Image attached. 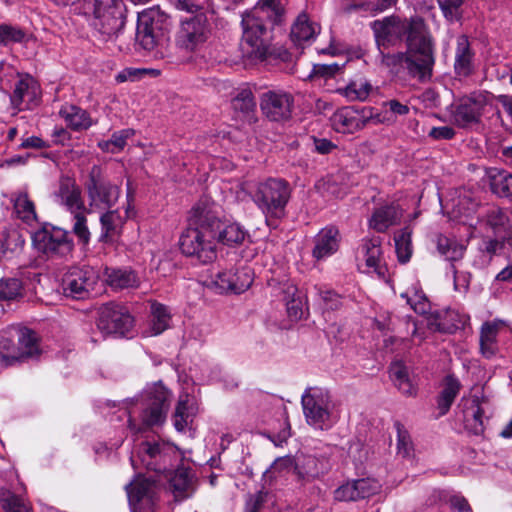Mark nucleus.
Returning <instances> with one entry per match:
<instances>
[{"mask_svg": "<svg viewBox=\"0 0 512 512\" xmlns=\"http://www.w3.org/2000/svg\"><path fill=\"white\" fill-rule=\"evenodd\" d=\"M81 194V188L76 184L74 179L61 177L58 190L55 191L54 197L57 202L64 205L71 213H74L78 210H85Z\"/></svg>", "mask_w": 512, "mask_h": 512, "instance_id": "nucleus-21", "label": "nucleus"}, {"mask_svg": "<svg viewBox=\"0 0 512 512\" xmlns=\"http://www.w3.org/2000/svg\"><path fill=\"white\" fill-rule=\"evenodd\" d=\"M24 240L16 231H3L0 235V259L9 258L18 249L22 248Z\"/></svg>", "mask_w": 512, "mask_h": 512, "instance_id": "nucleus-47", "label": "nucleus"}, {"mask_svg": "<svg viewBox=\"0 0 512 512\" xmlns=\"http://www.w3.org/2000/svg\"><path fill=\"white\" fill-rule=\"evenodd\" d=\"M168 491L172 493L175 502H181L192 495V473L187 468H178L170 476Z\"/></svg>", "mask_w": 512, "mask_h": 512, "instance_id": "nucleus-26", "label": "nucleus"}, {"mask_svg": "<svg viewBox=\"0 0 512 512\" xmlns=\"http://www.w3.org/2000/svg\"><path fill=\"white\" fill-rule=\"evenodd\" d=\"M291 194L292 188L288 181L282 178H268L255 185L252 197L269 221L285 216Z\"/></svg>", "mask_w": 512, "mask_h": 512, "instance_id": "nucleus-5", "label": "nucleus"}, {"mask_svg": "<svg viewBox=\"0 0 512 512\" xmlns=\"http://www.w3.org/2000/svg\"><path fill=\"white\" fill-rule=\"evenodd\" d=\"M412 231L410 228L405 227L395 233L394 241L398 260L401 263L409 261L412 254Z\"/></svg>", "mask_w": 512, "mask_h": 512, "instance_id": "nucleus-44", "label": "nucleus"}, {"mask_svg": "<svg viewBox=\"0 0 512 512\" xmlns=\"http://www.w3.org/2000/svg\"><path fill=\"white\" fill-rule=\"evenodd\" d=\"M231 278H233L232 270L220 271L215 275L211 286L220 294L231 293Z\"/></svg>", "mask_w": 512, "mask_h": 512, "instance_id": "nucleus-59", "label": "nucleus"}, {"mask_svg": "<svg viewBox=\"0 0 512 512\" xmlns=\"http://www.w3.org/2000/svg\"><path fill=\"white\" fill-rule=\"evenodd\" d=\"M98 280L99 276L92 267L73 268L63 278L64 294L77 300L89 297Z\"/></svg>", "mask_w": 512, "mask_h": 512, "instance_id": "nucleus-14", "label": "nucleus"}, {"mask_svg": "<svg viewBox=\"0 0 512 512\" xmlns=\"http://www.w3.org/2000/svg\"><path fill=\"white\" fill-rule=\"evenodd\" d=\"M371 27L384 66L395 73L405 71L409 77L422 83L431 80L435 47L421 17L401 19L389 16L374 21Z\"/></svg>", "mask_w": 512, "mask_h": 512, "instance_id": "nucleus-1", "label": "nucleus"}, {"mask_svg": "<svg viewBox=\"0 0 512 512\" xmlns=\"http://www.w3.org/2000/svg\"><path fill=\"white\" fill-rule=\"evenodd\" d=\"M465 1L466 0H437L444 17L449 21L461 19V7Z\"/></svg>", "mask_w": 512, "mask_h": 512, "instance_id": "nucleus-55", "label": "nucleus"}, {"mask_svg": "<svg viewBox=\"0 0 512 512\" xmlns=\"http://www.w3.org/2000/svg\"><path fill=\"white\" fill-rule=\"evenodd\" d=\"M489 399L482 394L481 396L472 395L469 398H462L461 405L463 406L464 423L466 429L474 435H482L485 426L483 415L485 413L484 405L488 404Z\"/></svg>", "mask_w": 512, "mask_h": 512, "instance_id": "nucleus-18", "label": "nucleus"}, {"mask_svg": "<svg viewBox=\"0 0 512 512\" xmlns=\"http://www.w3.org/2000/svg\"><path fill=\"white\" fill-rule=\"evenodd\" d=\"M402 297L406 298L407 303L416 313L420 315H426L429 313L431 305L428 298L423 293L415 291L413 296L402 294Z\"/></svg>", "mask_w": 512, "mask_h": 512, "instance_id": "nucleus-57", "label": "nucleus"}, {"mask_svg": "<svg viewBox=\"0 0 512 512\" xmlns=\"http://www.w3.org/2000/svg\"><path fill=\"white\" fill-rule=\"evenodd\" d=\"M427 327L429 330L433 332L452 334L458 328V324L456 323H447L443 319L442 312L435 311L429 312L427 316Z\"/></svg>", "mask_w": 512, "mask_h": 512, "instance_id": "nucleus-51", "label": "nucleus"}, {"mask_svg": "<svg viewBox=\"0 0 512 512\" xmlns=\"http://www.w3.org/2000/svg\"><path fill=\"white\" fill-rule=\"evenodd\" d=\"M333 128L339 133H354L362 129L366 120L353 107H344L332 116Z\"/></svg>", "mask_w": 512, "mask_h": 512, "instance_id": "nucleus-24", "label": "nucleus"}, {"mask_svg": "<svg viewBox=\"0 0 512 512\" xmlns=\"http://www.w3.org/2000/svg\"><path fill=\"white\" fill-rule=\"evenodd\" d=\"M268 492L259 491L256 494L249 495L246 504L245 512H260L267 501Z\"/></svg>", "mask_w": 512, "mask_h": 512, "instance_id": "nucleus-61", "label": "nucleus"}, {"mask_svg": "<svg viewBox=\"0 0 512 512\" xmlns=\"http://www.w3.org/2000/svg\"><path fill=\"white\" fill-rule=\"evenodd\" d=\"M38 96V86L31 77L20 79L16 84L11 95V102L14 107L20 108L22 103H33Z\"/></svg>", "mask_w": 512, "mask_h": 512, "instance_id": "nucleus-35", "label": "nucleus"}, {"mask_svg": "<svg viewBox=\"0 0 512 512\" xmlns=\"http://www.w3.org/2000/svg\"><path fill=\"white\" fill-rule=\"evenodd\" d=\"M17 337L18 352L10 355L13 360L23 361L27 358L38 355V339L36 333L33 330L22 327L18 329Z\"/></svg>", "mask_w": 512, "mask_h": 512, "instance_id": "nucleus-30", "label": "nucleus"}, {"mask_svg": "<svg viewBox=\"0 0 512 512\" xmlns=\"http://www.w3.org/2000/svg\"><path fill=\"white\" fill-rule=\"evenodd\" d=\"M25 37L23 30L6 25L0 24V43L8 44L11 42H21Z\"/></svg>", "mask_w": 512, "mask_h": 512, "instance_id": "nucleus-58", "label": "nucleus"}, {"mask_svg": "<svg viewBox=\"0 0 512 512\" xmlns=\"http://www.w3.org/2000/svg\"><path fill=\"white\" fill-rule=\"evenodd\" d=\"M370 90H371V85L367 82L360 83L359 85L356 82H351L342 90V93L349 100L363 101L368 97Z\"/></svg>", "mask_w": 512, "mask_h": 512, "instance_id": "nucleus-56", "label": "nucleus"}, {"mask_svg": "<svg viewBox=\"0 0 512 512\" xmlns=\"http://www.w3.org/2000/svg\"><path fill=\"white\" fill-rule=\"evenodd\" d=\"M493 193L512 200V174L505 170L492 169L489 173Z\"/></svg>", "mask_w": 512, "mask_h": 512, "instance_id": "nucleus-38", "label": "nucleus"}, {"mask_svg": "<svg viewBox=\"0 0 512 512\" xmlns=\"http://www.w3.org/2000/svg\"><path fill=\"white\" fill-rule=\"evenodd\" d=\"M83 7L92 10V26L102 41H113L118 37L126 22L123 0H84Z\"/></svg>", "mask_w": 512, "mask_h": 512, "instance_id": "nucleus-4", "label": "nucleus"}, {"mask_svg": "<svg viewBox=\"0 0 512 512\" xmlns=\"http://www.w3.org/2000/svg\"><path fill=\"white\" fill-rule=\"evenodd\" d=\"M134 135L133 129H123L117 132H114L111 136V141L113 146L117 152L123 150L126 145L127 139Z\"/></svg>", "mask_w": 512, "mask_h": 512, "instance_id": "nucleus-63", "label": "nucleus"}, {"mask_svg": "<svg viewBox=\"0 0 512 512\" xmlns=\"http://www.w3.org/2000/svg\"><path fill=\"white\" fill-rule=\"evenodd\" d=\"M23 296V285L18 278L0 279V300H16Z\"/></svg>", "mask_w": 512, "mask_h": 512, "instance_id": "nucleus-50", "label": "nucleus"}, {"mask_svg": "<svg viewBox=\"0 0 512 512\" xmlns=\"http://www.w3.org/2000/svg\"><path fill=\"white\" fill-rule=\"evenodd\" d=\"M474 53L470 47L467 36L461 35L457 39L455 51L454 70L458 76L467 77L473 71Z\"/></svg>", "mask_w": 512, "mask_h": 512, "instance_id": "nucleus-28", "label": "nucleus"}, {"mask_svg": "<svg viewBox=\"0 0 512 512\" xmlns=\"http://www.w3.org/2000/svg\"><path fill=\"white\" fill-rule=\"evenodd\" d=\"M170 34L137 27L136 44L157 59L169 56Z\"/></svg>", "mask_w": 512, "mask_h": 512, "instance_id": "nucleus-20", "label": "nucleus"}, {"mask_svg": "<svg viewBox=\"0 0 512 512\" xmlns=\"http://www.w3.org/2000/svg\"><path fill=\"white\" fill-rule=\"evenodd\" d=\"M177 9L195 14L182 21L175 38L176 47L186 53L199 51L211 36V25L204 8L192 0H169Z\"/></svg>", "mask_w": 512, "mask_h": 512, "instance_id": "nucleus-2", "label": "nucleus"}, {"mask_svg": "<svg viewBox=\"0 0 512 512\" xmlns=\"http://www.w3.org/2000/svg\"><path fill=\"white\" fill-rule=\"evenodd\" d=\"M462 385L452 374L447 375L443 380V387L437 397V408L439 415H445L460 392Z\"/></svg>", "mask_w": 512, "mask_h": 512, "instance_id": "nucleus-32", "label": "nucleus"}, {"mask_svg": "<svg viewBox=\"0 0 512 512\" xmlns=\"http://www.w3.org/2000/svg\"><path fill=\"white\" fill-rule=\"evenodd\" d=\"M390 378L398 390L405 396H415L417 386L410 377L408 367L403 361H395L391 363Z\"/></svg>", "mask_w": 512, "mask_h": 512, "instance_id": "nucleus-29", "label": "nucleus"}, {"mask_svg": "<svg viewBox=\"0 0 512 512\" xmlns=\"http://www.w3.org/2000/svg\"><path fill=\"white\" fill-rule=\"evenodd\" d=\"M397 430V451L403 457H409L413 451V443L409 432L405 429L404 425L396 421L394 424Z\"/></svg>", "mask_w": 512, "mask_h": 512, "instance_id": "nucleus-54", "label": "nucleus"}, {"mask_svg": "<svg viewBox=\"0 0 512 512\" xmlns=\"http://www.w3.org/2000/svg\"><path fill=\"white\" fill-rule=\"evenodd\" d=\"M215 234V242L227 246L240 245L248 236V232L240 224L225 221H222V226Z\"/></svg>", "mask_w": 512, "mask_h": 512, "instance_id": "nucleus-37", "label": "nucleus"}, {"mask_svg": "<svg viewBox=\"0 0 512 512\" xmlns=\"http://www.w3.org/2000/svg\"><path fill=\"white\" fill-rule=\"evenodd\" d=\"M100 217L102 227V234L100 236L101 242L111 241L118 233L124 222L117 210H110Z\"/></svg>", "mask_w": 512, "mask_h": 512, "instance_id": "nucleus-39", "label": "nucleus"}, {"mask_svg": "<svg viewBox=\"0 0 512 512\" xmlns=\"http://www.w3.org/2000/svg\"><path fill=\"white\" fill-rule=\"evenodd\" d=\"M481 251L489 256H500L512 253V229L493 232V236L483 239Z\"/></svg>", "mask_w": 512, "mask_h": 512, "instance_id": "nucleus-25", "label": "nucleus"}, {"mask_svg": "<svg viewBox=\"0 0 512 512\" xmlns=\"http://www.w3.org/2000/svg\"><path fill=\"white\" fill-rule=\"evenodd\" d=\"M179 246L185 256L194 258L202 264L210 263L216 258L215 238L208 237L206 233L194 227L188 226L183 231Z\"/></svg>", "mask_w": 512, "mask_h": 512, "instance_id": "nucleus-11", "label": "nucleus"}, {"mask_svg": "<svg viewBox=\"0 0 512 512\" xmlns=\"http://www.w3.org/2000/svg\"><path fill=\"white\" fill-rule=\"evenodd\" d=\"M486 105L487 98L481 92H474L469 96H464L451 104L452 120L461 128L478 124Z\"/></svg>", "mask_w": 512, "mask_h": 512, "instance_id": "nucleus-13", "label": "nucleus"}, {"mask_svg": "<svg viewBox=\"0 0 512 512\" xmlns=\"http://www.w3.org/2000/svg\"><path fill=\"white\" fill-rule=\"evenodd\" d=\"M331 469L330 460L325 455L299 454L296 461V475L299 480L310 482Z\"/></svg>", "mask_w": 512, "mask_h": 512, "instance_id": "nucleus-19", "label": "nucleus"}, {"mask_svg": "<svg viewBox=\"0 0 512 512\" xmlns=\"http://www.w3.org/2000/svg\"><path fill=\"white\" fill-rule=\"evenodd\" d=\"M302 406L309 425L321 430L332 426L336 404L328 391L308 389L302 396Z\"/></svg>", "mask_w": 512, "mask_h": 512, "instance_id": "nucleus-8", "label": "nucleus"}, {"mask_svg": "<svg viewBox=\"0 0 512 512\" xmlns=\"http://www.w3.org/2000/svg\"><path fill=\"white\" fill-rule=\"evenodd\" d=\"M85 210H78L72 213L74 215V224L72 231L78 238L79 242L83 245H87L90 241V231L87 226V218L85 216Z\"/></svg>", "mask_w": 512, "mask_h": 512, "instance_id": "nucleus-53", "label": "nucleus"}, {"mask_svg": "<svg viewBox=\"0 0 512 512\" xmlns=\"http://www.w3.org/2000/svg\"><path fill=\"white\" fill-rule=\"evenodd\" d=\"M341 67L340 65L333 63V64H315L313 66L312 72L309 75V78L314 77H333L340 71Z\"/></svg>", "mask_w": 512, "mask_h": 512, "instance_id": "nucleus-62", "label": "nucleus"}, {"mask_svg": "<svg viewBox=\"0 0 512 512\" xmlns=\"http://www.w3.org/2000/svg\"><path fill=\"white\" fill-rule=\"evenodd\" d=\"M437 249L447 260L457 261L464 256L466 247L455 239L439 235L437 237Z\"/></svg>", "mask_w": 512, "mask_h": 512, "instance_id": "nucleus-43", "label": "nucleus"}, {"mask_svg": "<svg viewBox=\"0 0 512 512\" xmlns=\"http://www.w3.org/2000/svg\"><path fill=\"white\" fill-rule=\"evenodd\" d=\"M106 282L113 289L137 288L140 280L137 274L129 269L106 268Z\"/></svg>", "mask_w": 512, "mask_h": 512, "instance_id": "nucleus-34", "label": "nucleus"}, {"mask_svg": "<svg viewBox=\"0 0 512 512\" xmlns=\"http://www.w3.org/2000/svg\"><path fill=\"white\" fill-rule=\"evenodd\" d=\"M170 314L163 304L154 302L151 305V329L155 335L161 334L169 327Z\"/></svg>", "mask_w": 512, "mask_h": 512, "instance_id": "nucleus-45", "label": "nucleus"}, {"mask_svg": "<svg viewBox=\"0 0 512 512\" xmlns=\"http://www.w3.org/2000/svg\"><path fill=\"white\" fill-rule=\"evenodd\" d=\"M231 293L240 294L246 291L253 283V273L249 267H240L232 270Z\"/></svg>", "mask_w": 512, "mask_h": 512, "instance_id": "nucleus-48", "label": "nucleus"}, {"mask_svg": "<svg viewBox=\"0 0 512 512\" xmlns=\"http://www.w3.org/2000/svg\"><path fill=\"white\" fill-rule=\"evenodd\" d=\"M14 209L18 217L26 223H30L37 219L34 203L29 199L26 192L18 194L14 200Z\"/></svg>", "mask_w": 512, "mask_h": 512, "instance_id": "nucleus-49", "label": "nucleus"}, {"mask_svg": "<svg viewBox=\"0 0 512 512\" xmlns=\"http://www.w3.org/2000/svg\"><path fill=\"white\" fill-rule=\"evenodd\" d=\"M320 31V26L310 22L306 13H301L291 27L290 38L296 45L314 38Z\"/></svg>", "mask_w": 512, "mask_h": 512, "instance_id": "nucleus-31", "label": "nucleus"}, {"mask_svg": "<svg viewBox=\"0 0 512 512\" xmlns=\"http://www.w3.org/2000/svg\"><path fill=\"white\" fill-rule=\"evenodd\" d=\"M315 246L312 251L317 260L334 254L340 243V233L336 226L330 225L319 231L314 238Z\"/></svg>", "mask_w": 512, "mask_h": 512, "instance_id": "nucleus-23", "label": "nucleus"}, {"mask_svg": "<svg viewBox=\"0 0 512 512\" xmlns=\"http://www.w3.org/2000/svg\"><path fill=\"white\" fill-rule=\"evenodd\" d=\"M320 297L327 310H337L341 306V297L334 291H321Z\"/></svg>", "mask_w": 512, "mask_h": 512, "instance_id": "nucleus-64", "label": "nucleus"}, {"mask_svg": "<svg viewBox=\"0 0 512 512\" xmlns=\"http://www.w3.org/2000/svg\"><path fill=\"white\" fill-rule=\"evenodd\" d=\"M133 326L134 318L128 309L120 304L109 302L97 310L96 327L104 337H125Z\"/></svg>", "mask_w": 512, "mask_h": 512, "instance_id": "nucleus-9", "label": "nucleus"}, {"mask_svg": "<svg viewBox=\"0 0 512 512\" xmlns=\"http://www.w3.org/2000/svg\"><path fill=\"white\" fill-rule=\"evenodd\" d=\"M232 106L234 110L245 114L253 112L256 107V102L252 91L248 88L240 89L232 99Z\"/></svg>", "mask_w": 512, "mask_h": 512, "instance_id": "nucleus-52", "label": "nucleus"}, {"mask_svg": "<svg viewBox=\"0 0 512 512\" xmlns=\"http://www.w3.org/2000/svg\"><path fill=\"white\" fill-rule=\"evenodd\" d=\"M89 205L111 209L120 196V187L114 184L100 165H93L85 182Z\"/></svg>", "mask_w": 512, "mask_h": 512, "instance_id": "nucleus-7", "label": "nucleus"}, {"mask_svg": "<svg viewBox=\"0 0 512 512\" xmlns=\"http://www.w3.org/2000/svg\"><path fill=\"white\" fill-rule=\"evenodd\" d=\"M241 52L243 58L250 61H265L274 54L273 30L268 21L246 11L241 20Z\"/></svg>", "mask_w": 512, "mask_h": 512, "instance_id": "nucleus-3", "label": "nucleus"}, {"mask_svg": "<svg viewBox=\"0 0 512 512\" xmlns=\"http://www.w3.org/2000/svg\"><path fill=\"white\" fill-rule=\"evenodd\" d=\"M381 490V484L374 478H361L347 481L334 491L337 501H359L376 495Z\"/></svg>", "mask_w": 512, "mask_h": 512, "instance_id": "nucleus-16", "label": "nucleus"}, {"mask_svg": "<svg viewBox=\"0 0 512 512\" xmlns=\"http://www.w3.org/2000/svg\"><path fill=\"white\" fill-rule=\"evenodd\" d=\"M249 12L268 21L272 26H280L285 22L286 9L281 0H258Z\"/></svg>", "mask_w": 512, "mask_h": 512, "instance_id": "nucleus-27", "label": "nucleus"}, {"mask_svg": "<svg viewBox=\"0 0 512 512\" xmlns=\"http://www.w3.org/2000/svg\"><path fill=\"white\" fill-rule=\"evenodd\" d=\"M294 97L284 91H267L262 94L260 108L271 121L280 122L291 118Z\"/></svg>", "mask_w": 512, "mask_h": 512, "instance_id": "nucleus-15", "label": "nucleus"}, {"mask_svg": "<svg viewBox=\"0 0 512 512\" xmlns=\"http://www.w3.org/2000/svg\"><path fill=\"white\" fill-rule=\"evenodd\" d=\"M0 506L5 512H31L25 500L7 488H0Z\"/></svg>", "mask_w": 512, "mask_h": 512, "instance_id": "nucleus-42", "label": "nucleus"}, {"mask_svg": "<svg viewBox=\"0 0 512 512\" xmlns=\"http://www.w3.org/2000/svg\"><path fill=\"white\" fill-rule=\"evenodd\" d=\"M188 395L184 397H180L175 412L173 415L174 418V427L177 431L183 432L190 422H192L193 417L196 414V411L193 407V404L189 403Z\"/></svg>", "mask_w": 512, "mask_h": 512, "instance_id": "nucleus-40", "label": "nucleus"}, {"mask_svg": "<svg viewBox=\"0 0 512 512\" xmlns=\"http://www.w3.org/2000/svg\"><path fill=\"white\" fill-rule=\"evenodd\" d=\"M488 224L495 231H503L505 229H512L507 225L508 218L505 213L500 209H493L488 214Z\"/></svg>", "mask_w": 512, "mask_h": 512, "instance_id": "nucleus-60", "label": "nucleus"}, {"mask_svg": "<svg viewBox=\"0 0 512 512\" xmlns=\"http://www.w3.org/2000/svg\"><path fill=\"white\" fill-rule=\"evenodd\" d=\"M128 499L133 512L137 510H152L158 495V487L155 481L150 479H138L126 486Z\"/></svg>", "mask_w": 512, "mask_h": 512, "instance_id": "nucleus-17", "label": "nucleus"}, {"mask_svg": "<svg viewBox=\"0 0 512 512\" xmlns=\"http://www.w3.org/2000/svg\"><path fill=\"white\" fill-rule=\"evenodd\" d=\"M402 217L401 210L394 205H386L376 209L370 219V226L377 232H385L395 225Z\"/></svg>", "mask_w": 512, "mask_h": 512, "instance_id": "nucleus-33", "label": "nucleus"}, {"mask_svg": "<svg viewBox=\"0 0 512 512\" xmlns=\"http://www.w3.org/2000/svg\"><path fill=\"white\" fill-rule=\"evenodd\" d=\"M32 241L34 247L48 259H66L74 249L69 232L50 223H43L32 234Z\"/></svg>", "mask_w": 512, "mask_h": 512, "instance_id": "nucleus-6", "label": "nucleus"}, {"mask_svg": "<svg viewBox=\"0 0 512 512\" xmlns=\"http://www.w3.org/2000/svg\"><path fill=\"white\" fill-rule=\"evenodd\" d=\"M171 396V392L161 381L146 389L140 415L144 428L149 429L164 423L170 407Z\"/></svg>", "mask_w": 512, "mask_h": 512, "instance_id": "nucleus-10", "label": "nucleus"}, {"mask_svg": "<svg viewBox=\"0 0 512 512\" xmlns=\"http://www.w3.org/2000/svg\"><path fill=\"white\" fill-rule=\"evenodd\" d=\"M60 114L73 130H85L92 125L89 114L79 107L70 106L68 109H62Z\"/></svg>", "mask_w": 512, "mask_h": 512, "instance_id": "nucleus-41", "label": "nucleus"}, {"mask_svg": "<svg viewBox=\"0 0 512 512\" xmlns=\"http://www.w3.org/2000/svg\"><path fill=\"white\" fill-rule=\"evenodd\" d=\"M498 332L499 325L495 322H485L481 327L480 352L487 359L494 357L498 353Z\"/></svg>", "mask_w": 512, "mask_h": 512, "instance_id": "nucleus-36", "label": "nucleus"}, {"mask_svg": "<svg viewBox=\"0 0 512 512\" xmlns=\"http://www.w3.org/2000/svg\"><path fill=\"white\" fill-rule=\"evenodd\" d=\"M137 27L170 34L172 21L165 11L159 6H154L138 13Z\"/></svg>", "mask_w": 512, "mask_h": 512, "instance_id": "nucleus-22", "label": "nucleus"}, {"mask_svg": "<svg viewBox=\"0 0 512 512\" xmlns=\"http://www.w3.org/2000/svg\"><path fill=\"white\" fill-rule=\"evenodd\" d=\"M222 221L219 206L208 198L197 201L188 216V226L197 228L208 237L214 238L215 233L222 226Z\"/></svg>", "mask_w": 512, "mask_h": 512, "instance_id": "nucleus-12", "label": "nucleus"}, {"mask_svg": "<svg viewBox=\"0 0 512 512\" xmlns=\"http://www.w3.org/2000/svg\"><path fill=\"white\" fill-rule=\"evenodd\" d=\"M365 263L368 268L373 269L380 277L385 274V269L380 265L381 247L378 243L367 241L363 245Z\"/></svg>", "mask_w": 512, "mask_h": 512, "instance_id": "nucleus-46", "label": "nucleus"}]
</instances>
